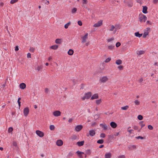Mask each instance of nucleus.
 Segmentation results:
<instances>
[{
    "mask_svg": "<svg viewBox=\"0 0 158 158\" xmlns=\"http://www.w3.org/2000/svg\"><path fill=\"white\" fill-rule=\"evenodd\" d=\"M139 18L140 22H145L147 19V18L146 16L142 14L141 15L139 14Z\"/></svg>",
    "mask_w": 158,
    "mask_h": 158,
    "instance_id": "f257e3e1",
    "label": "nucleus"
},
{
    "mask_svg": "<svg viewBox=\"0 0 158 158\" xmlns=\"http://www.w3.org/2000/svg\"><path fill=\"white\" fill-rule=\"evenodd\" d=\"M92 95V93L91 92H89L85 94V96L82 98L83 100H85V99H89L90 98Z\"/></svg>",
    "mask_w": 158,
    "mask_h": 158,
    "instance_id": "f03ea898",
    "label": "nucleus"
},
{
    "mask_svg": "<svg viewBox=\"0 0 158 158\" xmlns=\"http://www.w3.org/2000/svg\"><path fill=\"white\" fill-rule=\"evenodd\" d=\"M123 2L127 4L128 6L129 7H131L133 5V3L131 0H124Z\"/></svg>",
    "mask_w": 158,
    "mask_h": 158,
    "instance_id": "7ed1b4c3",
    "label": "nucleus"
},
{
    "mask_svg": "<svg viewBox=\"0 0 158 158\" xmlns=\"http://www.w3.org/2000/svg\"><path fill=\"white\" fill-rule=\"evenodd\" d=\"M108 80V78L106 76H103L101 77L99 80L100 83H104Z\"/></svg>",
    "mask_w": 158,
    "mask_h": 158,
    "instance_id": "20e7f679",
    "label": "nucleus"
},
{
    "mask_svg": "<svg viewBox=\"0 0 158 158\" xmlns=\"http://www.w3.org/2000/svg\"><path fill=\"white\" fill-rule=\"evenodd\" d=\"M29 112V109L28 107H26L23 110V114L25 116H27Z\"/></svg>",
    "mask_w": 158,
    "mask_h": 158,
    "instance_id": "39448f33",
    "label": "nucleus"
},
{
    "mask_svg": "<svg viewBox=\"0 0 158 158\" xmlns=\"http://www.w3.org/2000/svg\"><path fill=\"white\" fill-rule=\"evenodd\" d=\"M88 33H86L85 35L83 36L82 38V43H85L86 41V40L88 38Z\"/></svg>",
    "mask_w": 158,
    "mask_h": 158,
    "instance_id": "423d86ee",
    "label": "nucleus"
},
{
    "mask_svg": "<svg viewBox=\"0 0 158 158\" xmlns=\"http://www.w3.org/2000/svg\"><path fill=\"white\" fill-rule=\"evenodd\" d=\"M83 128V126L81 125H78L75 128V130L77 132L80 131Z\"/></svg>",
    "mask_w": 158,
    "mask_h": 158,
    "instance_id": "0eeeda50",
    "label": "nucleus"
},
{
    "mask_svg": "<svg viewBox=\"0 0 158 158\" xmlns=\"http://www.w3.org/2000/svg\"><path fill=\"white\" fill-rule=\"evenodd\" d=\"M36 133L37 135L40 137H43L44 135V133L39 130L36 131Z\"/></svg>",
    "mask_w": 158,
    "mask_h": 158,
    "instance_id": "6e6552de",
    "label": "nucleus"
},
{
    "mask_svg": "<svg viewBox=\"0 0 158 158\" xmlns=\"http://www.w3.org/2000/svg\"><path fill=\"white\" fill-rule=\"evenodd\" d=\"M102 24V21H99L98 23L94 24V26L95 27H99Z\"/></svg>",
    "mask_w": 158,
    "mask_h": 158,
    "instance_id": "1a4fd4ad",
    "label": "nucleus"
},
{
    "mask_svg": "<svg viewBox=\"0 0 158 158\" xmlns=\"http://www.w3.org/2000/svg\"><path fill=\"white\" fill-rule=\"evenodd\" d=\"M53 115L56 117H58L60 115L61 112L60 111L56 110L53 112Z\"/></svg>",
    "mask_w": 158,
    "mask_h": 158,
    "instance_id": "9d476101",
    "label": "nucleus"
},
{
    "mask_svg": "<svg viewBox=\"0 0 158 158\" xmlns=\"http://www.w3.org/2000/svg\"><path fill=\"white\" fill-rule=\"evenodd\" d=\"M100 126L103 128L104 130H106L108 129L107 126L105 123L104 124L101 123L100 124Z\"/></svg>",
    "mask_w": 158,
    "mask_h": 158,
    "instance_id": "9b49d317",
    "label": "nucleus"
},
{
    "mask_svg": "<svg viewBox=\"0 0 158 158\" xmlns=\"http://www.w3.org/2000/svg\"><path fill=\"white\" fill-rule=\"evenodd\" d=\"M56 144L58 146H60L63 145V142L60 139L58 140L56 142Z\"/></svg>",
    "mask_w": 158,
    "mask_h": 158,
    "instance_id": "f8f14e48",
    "label": "nucleus"
},
{
    "mask_svg": "<svg viewBox=\"0 0 158 158\" xmlns=\"http://www.w3.org/2000/svg\"><path fill=\"white\" fill-rule=\"evenodd\" d=\"M110 125L112 127L114 128H116L117 126V124L114 122H112L110 123Z\"/></svg>",
    "mask_w": 158,
    "mask_h": 158,
    "instance_id": "ddd939ff",
    "label": "nucleus"
},
{
    "mask_svg": "<svg viewBox=\"0 0 158 158\" xmlns=\"http://www.w3.org/2000/svg\"><path fill=\"white\" fill-rule=\"evenodd\" d=\"M142 12L144 14H146L148 13V7L146 6H143Z\"/></svg>",
    "mask_w": 158,
    "mask_h": 158,
    "instance_id": "4468645a",
    "label": "nucleus"
},
{
    "mask_svg": "<svg viewBox=\"0 0 158 158\" xmlns=\"http://www.w3.org/2000/svg\"><path fill=\"white\" fill-rule=\"evenodd\" d=\"M112 157V154L111 153H106L105 155V158H111Z\"/></svg>",
    "mask_w": 158,
    "mask_h": 158,
    "instance_id": "2eb2a0df",
    "label": "nucleus"
},
{
    "mask_svg": "<svg viewBox=\"0 0 158 158\" xmlns=\"http://www.w3.org/2000/svg\"><path fill=\"white\" fill-rule=\"evenodd\" d=\"M19 87L21 89H24L26 88V85L24 83H22L19 85Z\"/></svg>",
    "mask_w": 158,
    "mask_h": 158,
    "instance_id": "dca6fc26",
    "label": "nucleus"
},
{
    "mask_svg": "<svg viewBox=\"0 0 158 158\" xmlns=\"http://www.w3.org/2000/svg\"><path fill=\"white\" fill-rule=\"evenodd\" d=\"M95 134V131L94 130H91L89 131V135L91 136H94Z\"/></svg>",
    "mask_w": 158,
    "mask_h": 158,
    "instance_id": "f3484780",
    "label": "nucleus"
},
{
    "mask_svg": "<svg viewBox=\"0 0 158 158\" xmlns=\"http://www.w3.org/2000/svg\"><path fill=\"white\" fill-rule=\"evenodd\" d=\"M98 98V96L97 94H95L93 95L91 97V99L93 100L95 99H97Z\"/></svg>",
    "mask_w": 158,
    "mask_h": 158,
    "instance_id": "a211bd4d",
    "label": "nucleus"
},
{
    "mask_svg": "<svg viewBox=\"0 0 158 158\" xmlns=\"http://www.w3.org/2000/svg\"><path fill=\"white\" fill-rule=\"evenodd\" d=\"M129 150H132L134 149H135L136 148V146L135 145H131L128 147Z\"/></svg>",
    "mask_w": 158,
    "mask_h": 158,
    "instance_id": "6ab92c4d",
    "label": "nucleus"
},
{
    "mask_svg": "<svg viewBox=\"0 0 158 158\" xmlns=\"http://www.w3.org/2000/svg\"><path fill=\"white\" fill-rule=\"evenodd\" d=\"M84 141H79L77 143V144L79 146H81L84 145Z\"/></svg>",
    "mask_w": 158,
    "mask_h": 158,
    "instance_id": "aec40b11",
    "label": "nucleus"
},
{
    "mask_svg": "<svg viewBox=\"0 0 158 158\" xmlns=\"http://www.w3.org/2000/svg\"><path fill=\"white\" fill-rule=\"evenodd\" d=\"M62 42V39H57L55 40V43L57 44H61Z\"/></svg>",
    "mask_w": 158,
    "mask_h": 158,
    "instance_id": "412c9836",
    "label": "nucleus"
},
{
    "mask_svg": "<svg viewBox=\"0 0 158 158\" xmlns=\"http://www.w3.org/2000/svg\"><path fill=\"white\" fill-rule=\"evenodd\" d=\"M58 48V46L57 45H54L50 47V48L56 50Z\"/></svg>",
    "mask_w": 158,
    "mask_h": 158,
    "instance_id": "4be33fe9",
    "label": "nucleus"
},
{
    "mask_svg": "<svg viewBox=\"0 0 158 158\" xmlns=\"http://www.w3.org/2000/svg\"><path fill=\"white\" fill-rule=\"evenodd\" d=\"M73 51L72 49H69V51L68 52V54L70 56L72 55L73 54Z\"/></svg>",
    "mask_w": 158,
    "mask_h": 158,
    "instance_id": "5701e85b",
    "label": "nucleus"
},
{
    "mask_svg": "<svg viewBox=\"0 0 158 158\" xmlns=\"http://www.w3.org/2000/svg\"><path fill=\"white\" fill-rule=\"evenodd\" d=\"M122 61L120 59L117 60H116L115 63L117 65H120L122 64Z\"/></svg>",
    "mask_w": 158,
    "mask_h": 158,
    "instance_id": "b1692460",
    "label": "nucleus"
},
{
    "mask_svg": "<svg viewBox=\"0 0 158 158\" xmlns=\"http://www.w3.org/2000/svg\"><path fill=\"white\" fill-rule=\"evenodd\" d=\"M135 35L136 37H141L142 35V34H140L139 33V32H136L135 33Z\"/></svg>",
    "mask_w": 158,
    "mask_h": 158,
    "instance_id": "393cba45",
    "label": "nucleus"
},
{
    "mask_svg": "<svg viewBox=\"0 0 158 158\" xmlns=\"http://www.w3.org/2000/svg\"><path fill=\"white\" fill-rule=\"evenodd\" d=\"M85 154L90 155L91 154V151L90 149H89L85 150Z\"/></svg>",
    "mask_w": 158,
    "mask_h": 158,
    "instance_id": "a878e982",
    "label": "nucleus"
},
{
    "mask_svg": "<svg viewBox=\"0 0 158 158\" xmlns=\"http://www.w3.org/2000/svg\"><path fill=\"white\" fill-rule=\"evenodd\" d=\"M145 53V52L143 50H141L139 51H138V52L137 53V54L139 55H142L143 54Z\"/></svg>",
    "mask_w": 158,
    "mask_h": 158,
    "instance_id": "bb28decb",
    "label": "nucleus"
},
{
    "mask_svg": "<svg viewBox=\"0 0 158 158\" xmlns=\"http://www.w3.org/2000/svg\"><path fill=\"white\" fill-rule=\"evenodd\" d=\"M114 47V45H110L108 46V48L110 50H112Z\"/></svg>",
    "mask_w": 158,
    "mask_h": 158,
    "instance_id": "cd10ccee",
    "label": "nucleus"
},
{
    "mask_svg": "<svg viewBox=\"0 0 158 158\" xmlns=\"http://www.w3.org/2000/svg\"><path fill=\"white\" fill-rule=\"evenodd\" d=\"M77 11V9L75 7H74L72 10V13L73 14H75Z\"/></svg>",
    "mask_w": 158,
    "mask_h": 158,
    "instance_id": "c85d7f7f",
    "label": "nucleus"
},
{
    "mask_svg": "<svg viewBox=\"0 0 158 158\" xmlns=\"http://www.w3.org/2000/svg\"><path fill=\"white\" fill-rule=\"evenodd\" d=\"M104 142V140L103 139H99L97 141V143H99V144H102Z\"/></svg>",
    "mask_w": 158,
    "mask_h": 158,
    "instance_id": "c756f323",
    "label": "nucleus"
},
{
    "mask_svg": "<svg viewBox=\"0 0 158 158\" xmlns=\"http://www.w3.org/2000/svg\"><path fill=\"white\" fill-rule=\"evenodd\" d=\"M101 102L102 100L101 99L96 100V103L98 105Z\"/></svg>",
    "mask_w": 158,
    "mask_h": 158,
    "instance_id": "7c9ffc66",
    "label": "nucleus"
},
{
    "mask_svg": "<svg viewBox=\"0 0 158 158\" xmlns=\"http://www.w3.org/2000/svg\"><path fill=\"white\" fill-rule=\"evenodd\" d=\"M71 24L70 22H69L64 25V27L65 29H67L68 27Z\"/></svg>",
    "mask_w": 158,
    "mask_h": 158,
    "instance_id": "2f4dec72",
    "label": "nucleus"
},
{
    "mask_svg": "<svg viewBox=\"0 0 158 158\" xmlns=\"http://www.w3.org/2000/svg\"><path fill=\"white\" fill-rule=\"evenodd\" d=\"M129 108V106H126L124 107H122L121 109L123 110H126L127 109Z\"/></svg>",
    "mask_w": 158,
    "mask_h": 158,
    "instance_id": "473e14b6",
    "label": "nucleus"
},
{
    "mask_svg": "<svg viewBox=\"0 0 158 158\" xmlns=\"http://www.w3.org/2000/svg\"><path fill=\"white\" fill-rule=\"evenodd\" d=\"M55 127L53 125H50V126L49 127V128L51 130H52V131L54 130L55 129Z\"/></svg>",
    "mask_w": 158,
    "mask_h": 158,
    "instance_id": "72a5a7b5",
    "label": "nucleus"
},
{
    "mask_svg": "<svg viewBox=\"0 0 158 158\" xmlns=\"http://www.w3.org/2000/svg\"><path fill=\"white\" fill-rule=\"evenodd\" d=\"M42 69V67L41 65L40 66H38L37 67V70L38 71H41Z\"/></svg>",
    "mask_w": 158,
    "mask_h": 158,
    "instance_id": "f704fd0d",
    "label": "nucleus"
},
{
    "mask_svg": "<svg viewBox=\"0 0 158 158\" xmlns=\"http://www.w3.org/2000/svg\"><path fill=\"white\" fill-rule=\"evenodd\" d=\"M148 33L147 32H144L143 35V37L144 38H145L146 37L147 35H148Z\"/></svg>",
    "mask_w": 158,
    "mask_h": 158,
    "instance_id": "c9c22d12",
    "label": "nucleus"
},
{
    "mask_svg": "<svg viewBox=\"0 0 158 158\" xmlns=\"http://www.w3.org/2000/svg\"><path fill=\"white\" fill-rule=\"evenodd\" d=\"M29 50L30 52H34L35 50V48L32 47H30Z\"/></svg>",
    "mask_w": 158,
    "mask_h": 158,
    "instance_id": "e433bc0d",
    "label": "nucleus"
},
{
    "mask_svg": "<svg viewBox=\"0 0 158 158\" xmlns=\"http://www.w3.org/2000/svg\"><path fill=\"white\" fill-rule=\"evenodd\" d=\"M143 121H141L139 123V124L141 126V128H142L145 125V124L143 123Z\"/></svg>",
    "mask_w": 158,
    "mask_h": 158,
    "instance_id": "4c0bfd02",
    "label": "nucleus"
},
{
    "mask_svg": "<svg viewBox=\"0 0 158 158\" xmlns=\"http://www.w3.org/2000/svg\"><path fill=\"white\" fill-rule=\"evenodd\" d=\"M18 0H11L10 2V3L11 4H14V3L18 2Z\"/></svg>",
    "mask_w": 158,
    "mask_h": 158,
    "instance_id": "58836bf2",
    "label": "nucleus"
},
{
    "mask_svg": "<svg viewBox=\"0 0 158 158\" xmlns=\"http://www.w3.org/2000/svg\"><path fill=\"white\" fill-rule=\"evenodd\" d=\"M138 118L139 120H142L143 118V116L141 115H139L138 116Z\"/></svg>",
    "mask_w": 158,
    "mask_h": 158,
    "instance_id": "ea45409f",
    "label": "nucleus"
},
{
    "mask_svg": "<svg viewBox=\"0 0 158 158\" xmlns=\"http://www.w3.org/2000/svg\"><path fill=\"white\" fill-rule=\"evenodd\" d=\"M135 104L136 105H138L140 104V102L138 100H136L134 101Z\"/></svg>",
    "mask_w": 158,
    "mask_h": 158,
    "instance_id": "a19ab883",
    "label": "nucleus"
},
{
    "mask_svg": "<svg viewBox=\"0 0 158 158\" xmlns=\"http://www.w3.org/2000/svg\"><path fill=\"white\" fill-rule=\"evenodd\" d=\"M111 58L110 57H108L105 60V62L106 63H108L109 62L110 60H111Z\"/></svg>",
    "mask_w": 158,
    "mask_h": 158,
    "instance_id": "79ce46f5",
    "label": "nucleus"
},
{
    "mask_svg": "<svg viewBox=\"0 0 158 158\" xmlns=\"http://www.w3.org/2000/svg\"><path fill=\"white\" fill-rule=\"evenodd\" d=\"M13 128L12 127H10L8 128V132L9 133H10L13 131Z\"/></svg>",
    "mask_w": 158,
    "mask_h": 158,
    "instance_id": "37998d69",
    "label": "nucleus"
},
{
    "mask_svg": "<svg viewBox=\"0 0 158 158\" xmlns=\"http://www.w3.org/2000/svg\"><path fill=\"white\" fill-rule=\"evenodd\" d=\"M123 65H120L119 66H118V68L120 70H122L123 69Z\"/></svg>",
    "mask_w": 158,
    "mask_h": 158,
    "instance_id": "c03bdc74",
    "label": "nucleus"
},
{
    "mask_svg": "<svg viewBox=\"0 0 158 158\" xmlns=\"http://www.w3.org/2000/svg\"><path fill=\"white\" fill-rule=\"evenodd\" d=\"M106 135L104 133H102L100 134V137L103 138H104L105 137Z\"/></svg>",
    "mask_w": 158,
    "mask_h": 158,
    "instance_id": "a18cd8bd",
    "label": "nucleus"
},
{
    "mask_svg": "<svg viewBox=\"0 0 158 158\" xmlns=\"http://www.w3.org/2000/svg\"><path fill=\"white\" fill-rule=\"evenodd\" d=\"M115 30H116L117 29H120V26L119 24L116 25H115Z\"/></svg>",
    "mask_w": 158,
    "mask_h": 158,
    "instance_id": "49530a36",
    "label": "nucleus"
},
{
    "mask_svg": "<svg viewBox=\"0 0 158 158\" xmlns=\"http://www.w3.org/2000/svg\"><path fill=\"white\" fill-rule=\"evenodd\" d=\"M148 129L150 130H152L153 129V127L151 125H148Z\"/></svg>",
    "mask_w": 158,
    "mask_h": 158,
    "instance_id": "de8ad7c7",
    "label": "nucleus"
},
{
    "mask_svg": "<svg viewBox=\"0 0 158 158\" xmlns=\"http://www.w3.org/2000/svg\"><path fill=\"white\" fill-rule=\"evenodd\" d=\"M114 28L115 27H114V25H112L110 27V30L111 31H113Z\"/></svg>",
    "mask_w": 158,
    "mask_h": 158,
    "instance_id": "09e8293b",
    "label": "nucleus"
},
{
    "mask_svg": "<svg viewBox=\"0 0 158 158\" xmlns=\"http://www.w3.org/2000/svg\"><path fill=\"white\" fill-rule=\"evenodd\" d=\"M73 153H72V152H70L69 153L68 155V156H69V157H71L72 156H73Z\"/></svg>",
    "mask_w": 158,
    "mask_h": 158,
    "instance_id": "8fccbe9b",
    "label": "nucleus"
},
{
    "mask_svg": "<svg viewBox=\"0 0 158 158\" xmlns=\"http://www.w3.org/2000/svg\"><path fill=\"white\" fill-rule=\"evenodd\" d=\"M78 24L79 26H82V22L80 20L78 21Z\"/></svg>",
    "mask_w": 158,
    "mask_h": 158,
    "instance_id": "3c124183",
    "label": "nucleus"
},
{
    "mask_svg": "<svg viewBox=\"0 0 158 158\" xmlns=\"http://www.w3.org/2000/svg\"><path fill=\"white\" fill-rule=\"evenodd\" d=\"M71 139L73 140H74L76 139L77 136L76 135H75L73 136H72L71 137Z\"/></svg>",
    "mask_w": 158,
    "mask_h": 158,
    "instance_id": "603ef678",
    "label": "nucleus"
},
{
    "mask_svg": "<svg viewBox=\"0 0 158 158\" xmlns=\"http://www.w3.org/2000/svg\"><path fill=\"white\" fill-rule=\"evenodd\" d=\"M45 92L46 94H48L49 92L48 89V88H45Z\"/></svg>",
    "mask_w": 158,
    "mask_h": 158,
    "instance_id": "864d4df0",
    "label": "nucleus"
},
{
    "mask_svg": "<svg viewBox=\"0 0 158 158\" xmlns=\"http://www.w3.org/2000/svg\"><path fill=\"white\" fill-rule=\"evenodd\" d=\"M118 158H126V157L124 155H122L118 156Z\"/></svg>",
    "mask_w": 158,
    "mask_h": 158,
    "instance_id": "5fc2aeb1",
    "label": "nucleus"
},
{
    "mask_svg": "<svg viewBox=\"0 0 158 158\" xmlns=\"http://www.w3.org/2000/svg\"><path fill=\"white\" fill-rule=\"evenodd\" d=\"M121 45V44L120 43L118 42L116 43V47H119Z\"/></svg>",
    "mask_w": 158,
    "mask_h": 158,
    "instance_id": "6e6d98bb",
    "label": "nucleus"
},
{
    "mask_svg": "<svg viewBox=\"0 0 158 158\" xmlns=\"http://www.w3.org/2000/svg\"><path fill=\"white\" fill-rule=\"evenodd\" d=\"M87 3V0H83L82 3L83 4H86Z\"/></svg>",
    "mask_w": 158,
    "mask_h": 158,
    "instance_id": "4d7b16f0",
    "label": "nucleus"
},
{
    "mask_svg": "<svg viewBox=\"0 0 158 158\" xmlns=\"http://www.w3.org/2000/svg\"><path fill=\"white\" fill-rule=\"evenodd\" d=\"M13 145L15 147H16L17 145V143L15 141H14L13 142Z\"/></svg>",
    "mask_w": 158,
    "mask_h": 158,
    "instance_id": "13d9d810",
    "label": "nucleus"
},
{
    "mask_svg": "<svg viewBox=\"0 0 158 158\" xmlns=\"http://www.w3.org/2000/svg\"><path fill=\"white\" fill-rule=\"evenodd\" d=\"M136 138L138 139H143V137L141 136H138L136 137Z\"/></svg>",
    "mask_w": 158,
    "mask_h": 158,
    "instance_id": "bf43d9fd",
    "label": "nucleus"
},
{
    "mask_svg": "<svg viewBox=\"0 0 158 158\" xmlns=\"http://www.w3.org/2000/svg\"><path fill=\"white\" fill-rule=\"evenodd\" d=\"M27 58H31V54L30 53H28L27 54Z\"/></svg>",
    "mask_w": 158,
    "mask_h": 158,
    "instance_id": "052dcab7",
    "label": "nucleus"
},
{
    "mask_svg": "<svg viewBox=\"0 0 158 158\" xmlns=\"http://www.w3.org/2000/svg\"><path fill=\"white\" fill-rule=\"evenodd\" d=\"M114 40V38H112L110 39H108L107 40V41H108V42H110L111 41L113 40Z\"/></svg>",
    "mask_w": 158,
    "mask_h": 158,
    "instance_id": "680f3d73",
    "label": "nucleus"
},
{
    "mask_svg": "<svg viewBox=\"0 0 158 158\" xmlns=\"http://www.w3.org/2000/svg\"><path fill=\"white\" fill-rule=\"evenodd\" d=\"M133 128L135 130H137L138 129V127L137 126H135Z\"/></svg>",
    "mask_w": 158,
    "mask_h": 158,
    "instance_id": "e2e57ef3",
    "label": "nucleus"
},
{
    "mask_svg": "<svg viewBox=\"0 0 158 158\" xmlns=\"http://www.w3.org/2000/svg\"><path fill=\"white\" fill-rule=\"evenodd\" d=\"M158 2V0H153V2L154 4H156Z\"/></svg>",
    "mask_w": 158,
    "mask_h": 158,
    "instance_id": "0e129e2a",
    "label": "nucleus"
},
{
    "mask_svg": "<svg viewBox=\"0 0 158 158\" xmlns=\"http://www.w3.org/2000/svg\"><path fill=\"white\" fill-rule=\"evenodd\" d=\"M76 153L77 154V155H78V156H79L80 158H82V155H81V154H79V153Z\"/></svg>",
    "mask_w": 158,
    "mask_h": 158,
    "instance_id": "69168bd1",
    "label": "nucleus"
},
{
    "mask_svg": "<svg viewBox=\"0 0 158 158\" xmlns=\"http://www.w3.org/2000/svg\"><path fill=\"white\" fill-rule=\"evenodd\" d=\"M143 78H140L138 81L140 82H142L143 81Z\"/></svg>",
    "mask_w": 158,
    "mask_h": 158,
    "instance_id": "338daca9",
    "label": "nucleus"
},
{
    "mask_svg": "<svg viewBox=\"0 0 158 158\" xmlns=\"http://www.w3.org/2000/svg\"><path fill=\"white\" fill-rule=\"evenodd\" d=\"M45 3L46 4L48 5L49 3L48 1L47 0H45Z\"/></svg>",
    "mask_w": 158,
    "mask_h": 158,
    "instance_id": "774afa93",
    "label": "nucleus"
}]
</instances>
